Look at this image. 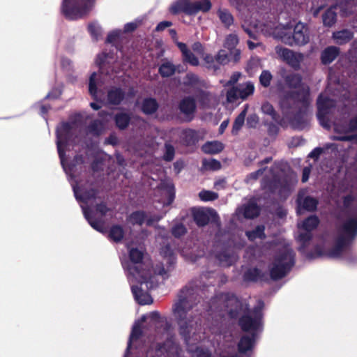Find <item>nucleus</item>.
<instances>
[{"mask_svg":"<svg viewBox=\"0 0 357 357\" xmlns=\"http://www.w3.org/2000/svg\"><path fill=\"white\" fill-rule=\"evenodd\" d=\"M331 149L332 151H335V144H327L326 147H317L314 149L308 155V157L317 160L320 155L325 153L326 150Z\"/></svg>","mask_w":357,"mask_h":357,"instance_id":"nucleus-50","label":"nucleus"},{"mask_svg":"<svg viewBox=\"0 0 357 357\" xmlns=\"http://www.w3.org/2000/svg\"><path fill=\"white\" fill-rule=\"evenodd\" d=\"M85 162V158L82 154H77L74 156L73 159L68 165H65V160H63V165L61 164L64 170L67 174H70L71 176H75V174L77 173L78 169L82 170V165Z\"/></svg>","mask_w":357,"mask_h":357,"instance_id":"nucleus-23","label":"nucleus"},{"mask_svg":"<svg viewBox=\"0 0 357 357\" xmlns=\"http://www.w3.org/2000/svg\"><path fill=\"white\" fill-rule=\"evenodd\" d=\"M114 121L119 130H124L129 126L131 116L126 112H118L114 115Z\"/></svg>","mask_w":357,"mask_h":357,"instance_id":"nucleus-28","label":"nucleus"},{"mask_svg":"<svg viewBox=\"0 0 357 357\" xmlns=\"http://www.w3.org/2000/svg\"><path fill=\"white\" fill-rule=\"evenodd\" d=\"M93 1L94 0H78L70 6L69 0H63L62 13L70 20L80 18L88 13Z\"/></svg>","mask_w":357,"mask_h":357,"instance_id":"nucleus-12","label":"nucleus"},{"mask_svg":"<svg viewBox=\"0 0 357 357\" xmlns=\"http://www.w3.org/2000/svg\"><path fill=\"white\" fill-rule=\"evenodd\" d=\"M87 130L93 136L99 137L104 131L103 123L99 119L93 120L88 126Z\"/></svg>","mask_w":357,"mask_h":357,"instance_id":"nucleus-39","label":"nucleus"},{"mask_svg":"<svg viewBox=\"0 0 357 357\" xmlns=\"http://www.w3.org/2000/svg\"><path fill=\"white\" fill-rule=\"evenodd\" d=\"M284 80L289 88L297 89L302 83V77L299 74L291 73L284 76Z\"/></svg>","mask_w":357,"mask_h":357,"instance_id":"nucleus-34","label":"nucleus"},{"mask_svg":"<svg viewBox=\"0 0 357 357\" xmlns=\"http://www.w3.org/2000/svg\"><path fill=\"white\" fill-rule=\"evenodd\" d=\"M354 201V197L351 195H347L343 197L342 212L344 216H349L353 215L354 212H357V209L351 207Z\"/></svg>","mask_w":357,"mask_h":357,"instance_id":"nucleus-35","label":"nucleus"},{"mask_svg":"<svg viewBox=\"0 0 357 357\" xmlns=\"http://www.w3.org/2000/svg\"><path fill=\"white\" fill-rule=\"evenodd\" d=\"M142 335V330L139 324H135L132 328V331L130 335L129 341L128 342V346L126 349L127 351H128L131 348L132 341L138 340Z\"/></svg>","mask_w":357,"mask_h":357,"instance_id":"nucleus-46","label":"nucleus"},{"mask_svg":"<svg viewBox=\"0 0 357 357\" xmlns=\"http://www.w3.org/2000/svg\"><path fill=\"white\" fill-rule=\"evenodd\" d=\"M171 233L175 238H180L187 233V229L182 223H178L172 227Z\"/></svg>","mask_w":357,"mask_h":357,"instance_id":"nucleus-54","label":"nucleus"},{"mask_svg":"<svg viewBox=\"0 0 357 357\" xmlns=\"http://www.w3.org/2000/svg\"><path fill=\"white\" fill-rule=\"evenodd\" d=\"M159 108V104L154 98H145L141 104V111L146 115L155 114Z\"/></svg>","mask_w":357,"mask_h":357,"instance_id":"nucleus-27","label":"nucleus"},{"mask_svg":"<svg viewBox=\"0 0 357 357\" xmlns=\"http://www.w3.org/2000/svg\"><path fill=\"white\" fill-rule=\"evenodd\" d=\"M83 213L84 218L86 219L89 225L96 231L103 233L104 227L101 220L94 219L92 215V211L89 208H83Z\"/></svg>","mask_w":357,"mask_h":357,"instance_id":"nucleus-30","label":"nucleus"},{"mask_svg":"<svg viewBox=\"0 0 357 357\" xmlns=\"http://www.w3.org/2000/svg\"><path fill=\"white\" fill-rule=\"evenodd\" d=\"M319 201L317 198L310 195L305 196L303 193L298 192L296 198L297 212L301 213L302 211L314 212L317 210Z\"/></svg>","mask_w":357,"mask_h":357,"instance_id":"nucleus-18","label":"nucleus"},{"mask_svg":"<svg viewBox=\"0 0 357 357\" xmlns=\"http://www.w3.org/2000/svg\"><path fill=\"white\" fill-rule=\"evenodd\" d=\"M323 24L331 27L335 24V5H331L322 15Z\"/></svg>","mask_w":357,"mask_h":357,"instance_id":"nucleus-41","label":"nucleus"},{"mask_svg":"<svg viewBox=\"0 0 357 357\" xmlns=\"http://www.w3.org/2000/svg\"><path fill=\"white\" fill-rule=\"evenodd\" d=\"M310 105L309 89L302 88L298 91H291L281 101V108L286 116L292 114L289 118L291 127L294 130H302L307 125L306 117Z\"/></svg>","mask_w":357,"mask_h":357,"instance_id":"nucleus-2","label":"nucleus"},{"mask_svg":"<svg viewBox=\"0 0 357 357\" xmlns=\"http://www.w3.org/2000/svg\"><path fill=\"white\" fill-rule=\"evenodd\" d=\"M146 213L144 211H135L128 216V221L132 225L142 226L146 220Z\"/></svg>","mask_w":357,"mask_h":357,"instance_id":"nucleus-38","label":"nucleus"},{"mask_svg":"<svg viewBox=\"0 0 357 357\" xmlns=\"http://www.w3.org/2000/svg\"><path fill=\"white\" fill-rule=\"evenodd\" d=\"M264 302L259 301L258 305L252 310H245L241 317H238V326L244 333L258 334L263 329V307Z\"/></svg>","mask_w":357,"mask_h":357,"instance_id":"nucleus-5","label":"nucleus"},{"mask_svg":"<svg viewBox=\"0 0 357 357\" xmlns=\"http://www.w3.org/2000/svg\"><path fill=\"white\" fill-rule=\"evenodd\" d=\"M176 66L169 61L162 63L158 69V73L162 77H169L176 72Z\"/></svg>","mask_w":357,"mask_h":357,"instance_id":"nucleus-40","label":"nucleus"},{"mask_svg":"<svg viewBox=\"0 0 357 357\" xmlns=\"http://www.w3.org/2000/svg\"><path fill=\"white\" fill-rule=\"evenodd\" d=\"M88 31L95 40H98L102 33L101 27L93 23L89 24Z\"/></svg>","mask_w":357,"mask_h":357,"instance_id":"nucleus-59","label":"nucleus"},{"mask_svg":"<svg viewBox=\"0 0 357 357\" xmlns=\"http://www.w3.org/2000/svg\"><path fill=\"white\" fill-rule=\"evenodd\" d=\"M260 208L254 201L249 202L243 208V215L248 219H254L259 216Z\"/></svg>","mask_w":357,"mask_h":357,"instance_id":"nucleus-31","label":"nucleus"},{"mask_svg":"<svg viewBox=\"0 0 357 357\" xmlns=\"http://www.w3.org/2000/svg\"><path fill=\"white\" fill-rule=\"evenodd\" d=\"M144 253L138 248H132L129 250V259L132 264L128 266L130 274L138 278V282L142 285L151 283V269L142 263Z\"/></svg>","mask_w":357,"mask_h":357,"instance_id":"nucleus-6","label":"nucleus"},{"mask_svg":"<svg viewBox=\"0 0 357 357\" xmlns=\"http://www.w3.org/2000/svg\"><path fill=\"white\" fill-rule=\"evenodd\" d=\"M344 217L336 229V260L351 262L354 260L351 246L357 237V211Z\"/></svg>","mask_w":357,"mask_h":357,"instance_id":"nucleus-3","label":"nucleus"},{"mask_svg":"<svg viewBox=\"0 0 357 357\" xmlns=\"http://www.w3.org/2000/svg\"><path fill=\"white\" fill-rule=\"evenodd\" d=\"M181 139L184 145L190 146L195 145L199 140L203 139V137L199 130L186 128L182 130Z\"/></svg>","mask_w":357,"mask_h":357,"instance_id":"nucleus-22","label":"nucleus"},{"mask_svg":"<svg viewBox=\"0 0 357 357\" xmlns=\"http://www.w3.org/2000/svg\"><path fill=\"white\" fill-rule=\"evenodd\" d=\"M246 113L247 109H244L235 119L231 129V134L233 135H237L238 134V132L243 127L245 123Z\"/></svg>","mask_w":357,"mask_h":357,"instance_id":"nucleus-42","label":"nucleus"},{"mask_svg":"<svg viewBox=\"0 0 357 357\" xmlns=\"http://www.w3.org/2000/svg\"><path fill=\"white\" fill-rule=\"evenodd\" d=\"M264 231V225H257L254 229L246 231L245 235L250 241H254L257 238L264 239L266 238Z\"/></svg>","mask_w":357,"mask_h":357,"instance_id":"nucleus-37","label":"nucleus"},{"mask_svg":"<svg viewBox=\"0 0 357 357\" xmlns=\"http://www.w3.org/2000/svg\"><path fill=\"white\" fill-rule=\"evenodd\" d=\"M238 43V38L236 34H229L224 44V47L229 50H233Z\"/></svg>","mask_w":357,"mask_h":357,"instance_id":"nucleus-52","label":"nucleus"},{"mask_svg":"<svg viewBox=\"0 0 357 357\" xmlns=\"http://www.w3.org/2000/svg\"><path fill=\"white\" fill-rule=\"evenodd\" d=\"M317 116L321 126L326 130H330L335 126V121L331 119L332 109L335 107V100L320 94L317 100Z\"/></svg>","mask_w":357,"mask_h":357,"instance_id":"nucleus-9","label":"nucleus"},{"mask_svg":"<svg viewBox=\"0 0 357 357\" xmlns=\"http://www.w3.org/2000/svg\"><path fill=\"white\" fill-rule=\"evenodd\" d=\"M221 300L227 309V314L230 319H237L240 314L248 310L250 305L236 296L233 293H224L221 295Z\"/></svg>","mask_w":357,"mask_h":357,"instance_id":"nucleus-11","label":"nucleus"},{"mask_svg":"<svg viewBox=\"0 0 357 357\" xmlns=\"http://www.w3.org/2000/svg\"><path fill=\"white\" fill-rule=\"evenodd\" d=\"M160 252L164 258L167 259V263L169 264V266L176 263L175 253L170 244L167 243L162 246Z\"/></svg>","mask_w":357,"mask_h":357,"instance_id":"nucleus-36","label":"nucleus"},{"mask_svg":"<svg viewBox=\"0 0 357 357\" xmlns=\"http://www.w3.org/2000/svg\"><path fill=\"white\" fill-rule=\"evenodd\" d=\"M204 60L206 64V68L214 71L219 70L221 65H226L230 61L229 55L225 50L218 51L215 56L207 54L205 55Z\"/></svg>","mask_w":357,"mask_h":357,"instance_id":"nucleus-16","label":"nucleus"},{"mask_svg":"<svg viewBox=\"0 0 357 357\" xmlns=\"http://www.w3.org/2000/svg\"><path fill=\"white\" fill-rule=\"evenodd\" d=\"M312 238L311 231H305L298 236V241L301 243L298 250L304 254L307 259H314L318 257H326L328 258L335 257V234L324 233L322 235L321 245L314 246L313 250L306 251V248Z\"/></svg>","mask_w":357,"mask_h":357,"instance_id":"nucleus-4","label":"nucleus"},{"mask_svg":"<svg viewBox=\"0 0 357 357\" xmlns=\"http://www.w3.org/2000/svg\"><path fill=\"white\" fill-rule=\"evenodd\" d=\"M120 37V31L115 30L112 31L108 33L107 38L105 40L106 43L113 44Z\"/></svg>","mask_w":357,"mask_h":357,"instance_id":"nucleus-64","label":"nucleus"},{"mask_svg":"<svg viewBox=\"0 0 357 357\" xmlns=\"http://www.w3.org/2000/svg\"><path fill=\"white\" fill-rule=\"evenodd\" d=\"M261 186L263 189L274 194L278 193L280 197L286 199L290 194V183L287 176L274 175L272 178H264Z\"/></svg>","mask_w":357,"mask_h":357,"instance_id":"nucleus-10","label":"nucleus"},{"mask_svg":"<svg viewBox=\"0 0 357 357\" xmlns=\"http://www.w3.org/2000/svg\"><path fill=\"white\" fill-rule=\"evenodd\" d=\"M352 37L353 33L347 29L336 31V43H346L349 41Z\"/></svg>","mask_w":357,"mask_h":357,"instance_id":"nucleus-48","label":"nucleus"},{"mask_svg":"<svg viewBox=\"0 0 357 357\" xmlns=\"http://www.w3.org/2000/svg\"><path fill=\"white\" fill-rule=\"evenodd\" d=\"M261 111L265 114L271 116L272 119L274 120L275 121H278V119H280V115L275 110L273 106L270 102H264L261 105Z\"/></svg>","mask_w":357,"mask_h":357,"instance_id":"nucleus-47","label":"nucleus"},{"mask_svg":"<svg viewBox=\"0 0 357 357\" xmlns=\"http://www.w3.org/2000/svg\"><path fill=\"white\" fill-rule=\"evenodd\" d=\"M210 0H202L195 2H190L188 0H178L173 3L169 11L173 15L183 13L188 15H195L199 11L208 12L211 8Z\"/></svg>","mask_w":357,"mask_h":357,"instance_id":"nucleus-8","label":"nucleus"},{"mask_svg":"<svg viewBox=\"0 0 357 357\" xmlns=\"http://www.w3.org/2000/svg\"><path fill=\"white\" fill-rule=\"evenodd\" d=\"M218 15L221 21V22L226 26L229 28L234 23V17L231 13L226 10H219L218 11Z\"/></svg>","mask_w":357,"mask_h":357,"instance_id":"nucleus-45","label":"nucleus"},{"mask_svg":"<svg viewBox=\"0 0 357 357\" xmlns=\"http://www.w3.org/2000/svg\"><path fill=\"white\" fill-rule=\"evenodd\" d=\"M192 217L196 225L202 227L207 225L209 222L220 225V221L218 214L213 208H195L192 210Z\"/></svg>","mask_w":357,"mask_h":357,"instance_id":"nucleus-14","label":"nucleus"},{"mask_svg":"<svg viewBox=\"0 0 357 357\" xmlns=\"http://www.w3.org/2000/svg\"><path fill=\"white\" fill-rule=\"evenodd\" d=\"M319 224V218L315 215H310L303 221L302 228L305 231H312L318 227Z\"/></svg>","mask_w":357,"mask_h":357,"instance_id":"nucleus-43","label":"nucleus"},{"mask_svg":"<svg viewBox=\"0 0 357 357\" xmlns=\"http://www.w3.org/2000/svg\"><path fill=\"white\" fill-rule=\"evenodd\" d=\"M294 265V254L291 250H285L280 252L275 258L273 266L270 269V278L278 281L291 271Z\"/></svg>","mask_w":357,"mask_h":357,"instance_id":"nucleus-7","label":"nucleus"},{"mask_svg":"<svg viewBox=\"0 0 357 357\" xmlns=\"http://www.w3.org/2000/svg\"><path fill=\"white\" fill-rule=\"evenodd\" d=\"M198 83L199 77L195 73H187L183 78V84L186 86H194L197 85Z\"/></svg>","mask_w":357,"mask_h":357,"instance_id":"nucleus-55","label":"nucleus"},{"mask_svg":"<svg viewBox=\"0 0 357 357\" xmlns=\"http://www.w3.org/2000/svg\"><path fill=\"white\" fill-rule=\"evenodd\" d=\"M243 280L252 282H268L269 281L268 275L266 272L255 267L248 268L243 274Z\"/></svg>","mask_w":357,"mask_h":357,"instance_id":"nucleus-20","label":"nucleus"},{"mask_svg":"<svg viewBox=\"0 0 357 357\" xmlns=\"http://www.w3.org/2000/svg\"><path fill=\"white\" fill-rule=\"evenodd\" d=\"M71 130V126L69 123L65 122L62 124L61 128L57 131L56 146L58 154L61 160V164L63 165L64 156L66 152L63 146L66 145L69 134Z\"/></svg>","mask_w":357,"mask_h":357,"instance_id":"nucleus-17","label":"nucleus"},{"mask_svg":"<svg viewBox=\"0 0 357 357\" xmlns=\"http://www.w3.org/2000/svg\"><path fill=\"white\" fill-rule=\"evenodd\" d=\"M183 61L192 66H197L199 63L198 58L190 50L183 56Z\"/></svg>","mask_w":357,"mask_h":357,"instance_id":"nucleus-60","label":"nucleus"},{"mask_svg":"<svg viewBox=\"0 0 357 357\" xmlns=\"http://www.w3.org/2000/svg\"><path fill=\"white\" fill-rule=\"evenodd\" d=\"M259 122V119L257 114H251L246 119V126L249 128H255Z\"/></svg>","mask_w":357,"mask_h":357,"instance_id":"nucleus-61","label":"nucleus"},{"mask_svg":"<svg viewBox=\"0 0 357 357\" xmlns=\"http://www.w3.org/2000/svg\"><path fill=\"white\" fill-rule=\"evenodd\" d=\"M200 298L197 288L185 286L179 291L178 299L172 305V314L178 326V334L187 344L197 324L190 311L200 302Z\"/></svg>","mask_w":357,"mask_h":357,"instance_id":"nucleus-1","label":"nucleus"},{"mask_svg":"<svg viewBox=\"0 0 357 357\" xmlns=\"http://www.w3.org/2000/svg\"><path fill=\"white\" fill-rule=\"evenodd\" d=\"M96 73H93L89 77V92L94 100H97L98 88L96 85Z\"/></svg>","mask_w":357,"mask_h":357,"instance_id":"nucleus-51","label":"nucleus"},{"mask_svg":"<svg viewBox=\"0 0 357 357\" xmlns=\"http://www.w3.org/2000/svg\"><path fill=\"white\" fill-rule=\"evenodd\" d=\"M95 209L98 213L101 215L102 217L106 215L107 213L111 211L105 202L97 204L95 206Z\"/></svg>","mask_w":357,"mask_h":357,"instance_id":"nucleus-63","label":"nucleus"},{"mask_svg":"<svg viewBox=\"0 0 357 357\" xmlns=\"http://www.w3.org/2000/svg\"><path fill=\"white\" fill-rule=\"evenodd\" d=\"M131 290L135 299L139 305H144L152 303L153 300L150 294L144 292L140 287L132 285Z\"/></svg>","mask_w":357,"mask_h":357,"instance_id":"nucleus-26","label":"nucleus"},{"mask_svg":"<svg viewBox=\"0 0 357 357\" xmlns=\"http://www.w3.org/2000/svg\"><path fill=\"white\" fill-rule=\"evenodd\" d=\"M126 98V93L119 86H112L107 91V100L109 105H119Z\"/></svg>","mask_w":357,"mask_h":357,"instance_id":"nucleus-24","label":"nucleus"},{"mask_svg":"<svg viewBox=\"0 0 357 357\" xmlns=\"http://www.w3.org/2000/svg\"><path fill=\"white\" fill-rule=\"evenodd\" d=\"M239 90L238 87H233L227 92V100L228 102H232L240 98L238 95Z\"/></svg>","mask_w":357,"mask_h":357,"instance_id":"nucleus-62","label":"nucleus"},{"mask_svg":"<svg viewBox=\"0 0 357 357\" xmlns=\"http://www.w3.org/2000/svg\"><path fill=\"white\" fill-rule=\"evenodd\" d=\"M223 149V144L218 141L207 142L202 146V151L208 154H217Z\"/></svg>","mask_w":357,"mask_h":357,"instance_id":"nucleus-32","label":"nucleus"},{"mask_svg":"<svg viewBox=\"0 0 357 357\" xmlns=\"http://www.w3.org/2000/svg\"><path fill=\"white\" fill-rule=\"evenodd\" d=\"M257 334H245L241 337L238 344L237 349L239 354H245L248 351H252L255 347Z\"/></svg>","mask_w":357,"mask_h":357,"instance_id":"nucleus-21","label":"nucleus"},{"mask_svg":"<svg viewBox=\"0 0 357 357\" xmlns=\"http://www.w3.org/2000/svg\"><path fill=\"white\" fill-rule=\"evenodd\" d=\"M199 197L202 201L208 202L217 199L218 195L213 191L203 190L199 193Z\"/></svg>","mask_w":357,"mask_h":357,"instance_id":"nucleus-57","label":"nucleus"},{"mask_svg":"<svg viewBox=\"0 0 357 357\" xmlns=\"http://www.w3.org/2000/svg\"><path fill=\"white\" fill-rule=\"evenodd\" d=\"M273 79L271 73L268 70H263L259 76V82L264 87H268Z\"/></svg>","mask_w":357,"mask_h":357,"instance_id":"nucleus-56","label":"nucleus"},{"mask_svg":"<svg viewBox=\"0 0 357 357\" xmlns=\"http://www.w3.org/2000/svg\"><path fill=\"white\" fill-rule=\"evenodd\" d=\"M73 191L77 200L83 203H88L90 200L96 198L98 191L96 188L83 190L77 187H73Z\"/></svg>","mask_w":357,"mask_h":357,"instance_id":"nucleus-25","label":"nucleus"},{"mask_svg":"<svg viewBox=\"0 0 357 357\" xmlns=\"http://www.w3.org/2000/svg\"><path fill=\"white\" fill-rule=\"evenodd\" d=\"M238 88L240 98L244 100L254 93L255 87L253 84L248 82L245 86H241Z\"/></svg>","mask_w":357,"mask_h":357,"instance_id":"nucleus-49","label":"nucleus"},{"mask_svg":"<svg viewBox=\"0 0 357 357\" xmlns=\"http://www.w3.org/2000/svg\"><path fill=\"white\" fill-rule=\"evenodd\" d=\"M335 59V46L331 45L325 48L321 54V63L324 65L331 63Z\"/></svg>","mask_w":357,"mask_h":357,"instance_id":"nucleus-44","label":"nucleus"},{"mask_svg":"<svg viewBox=\"0 0 357 357\" xmlns=\"http://www.w3.org/2000/svg\"><path fill=\"white\" fill-rule=\"evenodd\" d=\"M282 40L289 45H305L310 41V35L307 26L301 23H297L294 27L292 34L284 33L281 37Z\"/></svg>","mask_w":357,"mask_h":357,"instance_id":"nucleus-13","label":"nucleus"},{"mask_svg":"<svg viewBox=\"0 0 357 357\" xmlns=\"http://www.w3.org/2000/svg\"><path fill=\"white\" fill-rule=\"evenodd\" d=\"M165 153L162 158L165 161L171 162L174 160L175 155V149L173 145L169 143L165 144Z\"/></svg>","mask_w":357,"mask_h":357,"instance_id":"nucleus-53","label":"nucleus"},{"mask_svg":"<svg viewBox=\"0 0 357 357\" xmlns=\"http://www.w3.org/2000/svg\"><path fill=\"white\" fill-rule=\"evenodd\" d=\"M277 54L289 66H298L302 59L301 54H296L292 50L285 47H277Z\"/></svg>","mask_w":357,"mask_h":357,"instance_id":"nucleus-19","label":"nucleus"},{"mask_svg":"<svg viewBox=\"0 0 357 357\" xmlns=\"http://www.w3.org/2000/svg\"><path fill=\"white\" fill-rule=\"evenodd\" d=\"M124 236L125 231L123 227L120 225H114L109 229L108 238L110 241L118 243L122 241Z\"/></svg>","mask_w":357,"mask_h":357,"instance_id":"nucleus-29","label":"nucleus"},{"mask_svg":"<svg viewBox=\"0 0 357 357\" xmlns=\"http://www.w3.org/2000/svg\"><path fill=\"white\" fill-rule=\"evenodd\" d=\"M354 0H336V9L340 8L342 16H348L353 13Z\"/></svg>","mask_w":357,"mask_h":357,"instance_id":"nucleus-33","label":"nucleus"},{"mask_svg":"<svg viewBox=\"0 0 357 357\" xmlns=\"http://www.w3.org/2000/svg\"><path fill=\"white\" fill-rule=\"evenodd\" d=\"M202 164L206 169L213 171L219 170L221 168L220 162L215 159H211L210 160H204Z\"/></svg>","mask_w":357,"mask_h":357,"instance_id":"nucleus-58","label":"nucleus"},{"mask_svg":"<svg viewBox=\"0 0 357 357\" xmlns=\"http://www.w3.org/2000/svg\"><path fill=\"white\" fill-rule=\"evenodd\" d=\"M180 113L183 114V121L190 122L195 117L197 105L195 99L192 96H185L182 98L178 105Z\"/></svg>","mask_w":357,"mask_h":357,"instance_id":"nucleus-15","label":"nucleus"}]
</instances>
